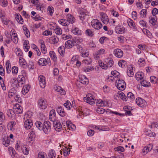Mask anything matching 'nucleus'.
<instances>
[{"label":"nucleus","instance_id":"nucleus-1","mask_svg":"<svg viewBox=\"0 0 158 158\" xmlns=\"http://www.w3.org/2000/svg\"><path fill=\"white\" fill-rule=\"evenodd\" d=\"M117 87L119 90H124L126 86V84L124 80H119L116 81Z\"/></svg>","mask_w":158,"mask_h":158},{"label":"nucleus","instance_id":"nucleus-2","mask_svg":"<svg viewBox=\"0 0 158 158\" xmlns=\"http://www.w3.org/2000/svg\"><path fill=\"white\" fill-rule=\"evenodd\" d=\"M91 24L94 28L97 30L100 29L102 26L101 23L97 19L93 20L91 22Z\"/></svg>","mask_w":158,"mask_h":158},{"label":"nucleus","instance_id":"nucleus-3","mask_svg":"<svg viewBox=\"0 0 158 158\" xmlns=\"http://www.w3.org/2000/svg\"><path fill=\"white\" fill-rule=\"evenodd\" d=\"M38 105L40 108L42 109H45L47 106L46 100L44 98H41L38 100Z\"/></svg>","mask_w":158,"mask_h":158},{"label":"nucleus","instance_id":"nucleus-4","mask_svg":"<svg viewBox=\"0 0 158 158\" xmlns=\"http://www.w3.org/2000/svg\"><path fill=\"white\" fill-rule=\"evenodd\" d=\"M43 131L45 134H48L51 131L50 123L49 121H45L44 123Z\"/></svg>","mask_w":158,"mask_h":158},{"label":"nucleus","instance_id":"nucleus-5","mask_svg":"<svg viewBox=\"0 0 158 158\" xmlns=\"http://www.w3.org/2000/svg\"><path fill=\"white\" fill-rule=\"evenodd\" d=\"M135 102L137 105L140 107H144L146 106L147 105L146 101L140 98H137Z\"/></svg>","mask_w":158,"mask_h":158},{"label":"nucleus","instance_id":"nucleus-6","mask_svg":"<svg viewBox=\"0 0 158 158\" xmlns=\"http://www.w3.org/2000/svg\"><path fill=\"white\" fill-rule=\"evenodd\" d=\"M88 96L87 98H84V101L91 105L93 104L95 102L96 100L94 98L93 96L90 94H88Z\"/></svg>","mask_w":158,"mask_h":158},{"label":"nucleus","instance_id":"nucleus-7","mask_svg":"<svg viewBox=\"0 0 158 158\" xmlns=\"http://www.w3.org/2000/svg\"><path fill=\"white\" fill-rule=\"evenodd\" d=\"M28 116V114H26L25 116L26 117L27 119L25 121L24 126L25 128L27 129H29L31 128L33 125L32 121L30 119H28L27 117Z\"/></svg>","mask_w":158,"mask_h":158},{"label":"nucleus","instance_id":"nucleus-8","mask_svg":"<svg viewBox=\"0 0 158 158\" xmlns=\"http://www.w3.org/2000/svg\"><path fill=\"white\" fill-rule=\"evenodd\" d=\"M78 12L80 14L79 17L80 19L83 21V20L86 19L88 15L84 9H81L78 10Z\"/></svg>","mask_w":158,"mask_h":158},{"label":"nucleus","instance_id":"nucleus-9","mask_svg":"<svg viewBox=\"0 0 158 158\" xmlns=\"http://www.w3.org/2000/svg\"><path fill=\"white\" fill-rule=\"evenodd\" d=\"M105 50L103 49H100L98 51H96L93 54L94 58L96 60L99 59L101 55L103 54Z\"/></svg>","mask_w":158,"mask_h":158},{"label":"nucleus","instance_id":"nucleus-10","mask_svg":"<svg viewBox=\"0 0 158 158\" xmlns=\"http://www.w3.org/2000/svg\"><path fill=\"white\" fill-rule=\"evenodd\" d=\"M54 129L57 131H60L61 129L62 125L59 121L56 120L53 122Z\"/></svg>","mask_w":158,"mask_h":158},{"label":"nucleus","instance_id":"nucleus-11","mask_svg":"<svg viewBox=\"0 0 158 158\" xmlns=\"http://www.w3.org/2000/svg\"><path fill=\"white\" fill-rule=\"evenodd\" d=\"M100 15L101 16V20L102 22L105 24H107L109 22L108 16L105 13L103 12L100 13Z\"/></svg>","mask_w":158,"mask_h":158},{"label":"nucleus","instance_id":"nucleus-12","mask_svg":"<svg viewBox=\"0 0 158 158\" xmlns=\"http://www.w3.org/2000/svg\"><path fill=\"white\" fill-rule=\"evenodd\" d=\"M45 77L42 75H40L39 77V84L42 88H44L45 86L46 81Z\"/></svg>","mask_w":158,"mask_h":158},{"label":"nucleus","instance_id":"nucleus-13","mask_svg":"<svg viewBox=\"0 0 158 158\" xmlns=\"http://www.w3.org/2000/svg\"><path fill=\"white\" fill-rule=\"evenodd\" d=\"M49 118L50 121L53 122L57 120L55 111L54 110H52L50 112L49 114Z\"/></svg>","mask_w":158,"mask_h":158},{"label":"nucleus","instance_id":"nucleus-14","mask_svg":"<svg viewBox=\"0 0 158 158\" xmlns=\"http://www.w3.org/2000/svg\"><path fill=\"white\" fill-rule=\"evenodd\" d=\"M75 45L74 40H68L65 43V47L68 49L72 48Z\"/></svg>","mask_w":158,"mask_h":158},{"label":"nucleus","instance_id":"nucleus-15","mask_svg":"<svg viewBox=\"0 0 158 158\" xmlns=\"http://www.w3.org/2000/svg\"><path fill=\"white\" fill-rule=\"evenodd\" d=\"M10 37L11 40L13 41L14 43L16 44L18 41V38L17 37V35L16 33H10Z\"/></svg>","mask_w":158,"mask_h":158},{"label":"nucleus","instance_id":"nucleus-16","mask_svg":"<svg viewBox=\"0 0 158 158\" xmlns=\"http://www.w3.org/2000/svg\"><path fill=\"white\" fill-rule=\"evenodd\" d=\"M115 56L118 58L121 57L123 56V52L120 49H117L114 51Z\"/></svg>","mask_w":158,"mask_h":158},{"label":"nucleus","instance_id":"nucleus-17","mask_svg":"<svg viewBox=\"0 0 158 158\" xmlns=\"http://www.w3.org/2000/svg\"><path fill=\"white\" fill-rule=\"evenodd\" d=\"M48 60H50V59H48L46 60L44 58H41L39 60L38 63L39 65L42 66L46 65L48 64Z\"/></svg>","mask_w":158,"mask_h":158},{"label":"nucleus","instance_id":"nucleus-18","mask_svg":"<svg viewBox=\"0 0 158 158\" xmlns=\"http://www.w3.org/2000/svg\"><path fill=\"white\" fill-rule=\"evenodd\" d=\"M57 111L61 117H64L65 114L63 109L61 106H58L56 109Z\"/></svg>","mask_w":158,"mask_h":158},{"label":"nucleus","instance_id":"nucleus-19","mask_svg":"<svg viewBox=\"0 0 158 158\" xmlns=\"http://www.w3.org/2000/svg\"><path fill=\"white\" fill-rule=\"evenodd\" d=\"M115 30L117 33L122 34L124 33L125 28L124 27H120V26H117L116 27Z\"/></svg>","mask_w":158,"mask_h":158},{"label":"nucleus","instance_id":"nucleus-20","mask_svg":"<svg viewBox=\"0 0 158 158\" xmlns=\"http://www.w3.org/2000/svg\"><path fill=\"white\" fill-rule=\"evenodd\" d=\"M35 125L37 128L40 130L42 131L44 129V124H43L40 121H37L35 123Z\"/></svg>","mask_w":158,"mask_h":158},{"label":"nucleus","instance_id":"nucleus-21","mask_svg":"<svg viewBox=\"0 0 158 158\" xmlns=\"http://www.w3.org/2000/svg\"><path fill=\"white\" fill-rule=\"evenodd\" d=\"M15 18L16 20L18 23L20 24L23 23V19L20 15L16 14Z\"/></svg>","mask_w":158,"mask_h":158},{"label":"nucleus","instance_id":"nucleus-22","mask_svg":"<svg viewBox=\"0 0 158 158\" xmlns=\"http://www.w3.org/2000/svg\"><path fill=\"white\" fill-rule=\"evenodd\" d=\"M66 124L67 127L70 130V129H74L75 128V126L74 124H72L71 122L69 121H67L66 122Z\"/></svg>","mask_w":158,"mask_h":158},{"label":"nucleus","instance_id":"nucleus-23","mask_svg":"<svg viewBox=\"0 0 158 158\" xmlns=\"http://www.w3.org/2000/svg\"><path fill=\"white\" fill-rule=\"evenodd\" d=\"M67 19L69 24L73 23L75 21L74 17L71 15H68L67 16Z\"/></svg>","mask_w":158,"mask_h":158},{"label":"nucleus","instance_id":"nucleus-24","mask_svg":"<svg viewBox=\"0 0 158 158\" xmlns=\"http://www.w3.org/2000/svg\"><path fill=\"white\" fill-rule=\"evenodd\" d=\"M72 32L74 34L77 35H81L82 34L81 31L77 27H75L72 30Z\"/></svg>","mask_w":158,"mask_h":158},{"label":"nucleus","instance_id":"nucleus-25","mask_svg":"<svg viewBox=\"0 0 158 158\" xmlns=\"http://www.w3.org/2000/svg\"><path fill=\"white\" fill-rule=\"evenodd\" d=\"M59 23L63 26H66L69 24L67 19H62L59 21Z\"/></svg>","mask_w":158,"mask_h":158},{"label":"nucleus","instance_id":"nucleus-26","mask_svg":"<svg viewBox=\"0 0 158 158\" xmlns=\"http://www.w3.org/2000/svg\"><path fill=\"white\" fill-rule=\"evenodd\" d=\"M105 62L108 67H111L114 64V61L113 60L110 58L106 59Z\"/></svg>","mask_w":158,"mask_h":158},{"label":"nucleus","instance_id":"nucleus-27","mask_svg":"<svg viewBox=\"0 0 158 158\" xmlns=\"http://www.w3.org/2000/svg\"><path fill=\"white\" fill-rule=\"evenodd\" d=\"M23 56L20 57L19 60V62L21 66L23 68H25V66H24L27 64V62L23 58Z\"/></svg>","mask_w":158,"mask_h":158},{"label":"nucleus","instance_id":"nucleus-28","mask_svg":"<svg viewBox=\"0 0 158 158\" xmlns=\"http://www.w3.org/2000/svg\"><path fill=\"white\" fill-rule=\"evenodd\" d=\"M83 77H84V79H83L82 78H79V81L81 83L83 84H87L89 82L88 79L84 76H83Z\"/></svg>","mask_w":158,"mask_h":158},{"label":"nucleus","instance_id":"nucleus-29","mask_svg":"<svg viewBox=\"0 0 158 158\" xmlns=\"http://www.w3.org/2000/svg\"><path fill=\"white\" fill-rule=\"evenodd\" d=\"M35 130L32 129V131H31L29 134V138L31 139V141H32L35 137Z\"/></svg>","mask_w":158,"mask_h":158},{"label":"nucleus","instance_id":"nucleus-30","mask_svg":"<svg viewBox=\"0 0 158 158\" xmlns=\"http://www.w3.org/2000/svg\"><path fill=\"white\" fill-rule=\"evenodd\" d=\"M3 143L5 146H8L10 143V141L9 139V138L8 137H6L4 138Z\"/></svg>","mask_w":158,"mask_h":158},{"label":"nucleus","instance_id":"nucleus-31","mask_svg":"<svg viewBox=\"0 0 158 158\" xmlns=\"http://www.w3.org/2000/svg\"><path fill=\"white\" fill-rule=\"evenodd\" d=\"M54 31L56 34L58 35H61L62 33V31L61 28L58 26H57Z\"/></svg>","mask_w":158,"mask_h":158},{"label":"nucleus","instance_id":"nucleus-32","mask_svg":"<svg viewBox=\"0 0 158 158\" xmlns=\"http://www.w3.org/2000/svg\"><path fill=\"white\" fill-rule=\"evenodd\" d=\"M6 66L7 73H10L11 72V67L10 63L9 60L6 62Z\"/></svg>","mask_w":158,"mask_h":158},{"label":"nucleus","instance_id":"nucleus-33","mask_svg":"<svg viewBox=\"0 0 158 158\" xmlns=\"http://www.w3.org/2000/svg\"><path fill=\"white\" fill-rule=\"evenodd\" d=\"M48 156L49 158H55L56 152L53 150L51 149L49 151L48 153Z\"/></svg>","mask_w":158,"mask_h":158},{"label":"nucleus","instance_id":"nucleus-34","mask_svg":"<svg viewBox=\"0 0 158 158\" xmlns=\"http://www.w3.org/2000/svg\"><path fill=\"white\" fill-rule=\"evenodd\" d=\"M133 70V67L131 66V68H129L127 70V74L130 77H132L134 74Z\"/></svg>","mask_w":158,"mask_h":158},{"label":"nucleus","instance_id":"nucleus-35","mask_svg":"<svg viewBox=\"0 0 158 158\" xmlns=\"http://www.w3.org/2000/svg\"><path fill=\"white\" fill-rule=\"evenodd\" d=\"M41 44L42 52L45 54L46 52V48L44 44V42L43 41H42L41 42Z\"/></svg>","mask_w":158,"mask_h":158},{"label":"nucleus","instance_id":"nucleus-36","mask_svg":"<svg viewBox=\"0 0 158 158\" xmlns=\"http://www.w3.org/2000/svg\"><path fill=\"white\" fill-rule=\"evenodd\" d=\"M64 48L63 46H61L58 49V52L62 56H64Z\"/></svg>","mask_w":158,"mask_h":158},{"label":"nucleus","instance_id":"nucleus-37","mask_svg":"<svg viewBox=\"0 0 158 158\" xmlns=\"http://www.w3.org/2000/svg\"><path fill=\"white\" fill-rule=\"evenodd\" d=\"M23 29L24 31V33L26 37L27 38L29 37L30 36V33L27 27L24 26H23Z\"/></svg>","mask_w":158,"mask_h":158},{"label":"nucleus","instance_id":"nucleus-38","mask_svg":"<svg viewBox=\"0 0 158 158\" xmlns=\"http://www.w3.org/2000/svg\"><path fill=\"white\" fill-rule=\"evenodd\" d=\"M135 78L138 81L141 80L143 79V74L140 73H138L135 75Z\"/></svg>","mask_w":158,"mask_h":158},{"label":"nucleus","instance_id":"nucleus-39","mask_svg":"<svg viewBox=\"0 0 158 158\" xmlns=\"http://www.w3.org/2000/svg\"><path fill=\"white\" fill-rule=\"evenodd\" d=\"M118 64L119 66L123 68L126 65V62L123 60H121L118 61Z\"/></svg>","mask_w":158,"mask_h":158},{"label":"nucleus","instance_id":"nucleus-40","mask_svg":"<svg viewBox=\"0 0 158 158\" xmlns=\"http://www.w3.org/2000/svg\"><path fill=\"white\" fill-rule=\"evenodd\" d=\"M128 24L131 28L133 29L135 28V25L134 23V21L130 19V20L128 22Z\"/></svg>","mask_w":158,"mask_h":158},{"label":"nucleus","instance_id":"nucleus-41","mask_svg":"<svg viewBox=\"0 0 158 158\" xmlns=\"http://www.w3.org/2000/svg\"><path fill=\"white\" fill-rule=\"evenodd\" d=\"M49 55L51 57L53 60L54 61H56L57 60V57L54 52H50Z\"/></svg>","mask_w":158,"mask_h":158},{"label":"nucleus","instance_id":"nucleus-42","mask_svg":"<svg viewBox=\"0 0 158 158\" xmlns=\"http://www.w3.org/2000/svg\"><path fill=\"white\" fill-rule=\"evenodd\" d=\"M15 113L14 110H13L11 109H9L7 111V114L8 117L10 118L12 117V115H14Z\"/></svg>","mask_w":158,"mask_h":158},{"label":"nucleus","instance_id":"nucleus-43","mask_svg":"<svg viewBox=\"0 0 158 158\" xmlns=\"http://www.w3.org/2000/svg\"><path fill=\"white\" fill-rule=\"evenodd\" d=\"M38 158H47V156L44 152H40L38 154Z\"/></svg>","mask_w":158,"mask_h":158},{"label":"nucleus","instance_id":"nucleus-44","mask_svg":"<svg viewBox=\"0 0 158 158\" xmlns=\"http://www.w3.org/2000/svg\"><path fill=\"white\" fill-rule=\"evenodd\" d=\"M29 88L27 87L26 85L24 86L22 91V94L24 95L26 94L29 91Z\"/></svg>","mask_w":158,"mask_h":158},{"label":"nucleus","instance_id":"nucleus-45","mask_svg":"<svg viewBox=\"0 0 158 158\" xmlns=\"http://www.w3.org/2000/svg\"><path fill=\"white\" fill-rule=\"evenodd\" d=\"M11 83H12V85L14 88L17 87V84L18 83V81L16 79L12 78L11 80Z\"/></svg>","mask_w":158,"mask_h":158},{"label":"nucleus","instance_id":"nucleus-46","mask_svg":"<svg viewBox=\"0 0 158 158\" xmlns=\"http://www.w3.org/2000/svg\"><path fill=\"white\" fill-rule=\"evenodd\" d=\"M73 40H74V41L75 42V45H76L77 46L79 45L78 44L80 43L83 41V39L82 38H75Z\"/></svg>","mask_w":158,"mask_h":158},{"label":"nucleus","instance_id":"nucleus-47","mask_svg":"<svg viewBox=\"0 0 158 158\" xmlns=\"http://www.w3.org/2000/svg\"><path fill=\"white\" fill-rule=\"evenodd\" d=\"M21 148L22 150L23 153L24 154L27 155L28 154L29 150L26 147L24 146H23V147L21 146Z\"/></svg>","mask_w":158,"mask_h":158},{"label":"nucleus","instance_id":"nucleus-48","mask_svg":"<svg viewBox=\"0 0 158 158\" xmlns=\"http://www.w3.org/2000/svg\"><path fill=\"white\" fill-rule=\"evenodd\" d=\"M17 56L19 57L23 56V53L19 48H16L15 50Z\"/></svg>","mask_w":158,"mask_h":158},{"label":"nucleus","instance_id":"nucleus-49","mask_svg":"<svg viewBox=\"0 0 158 158\" xmlns=\"http://www.w3.org/2000/svg\"><path fill=\"white\" fill-rule=\"evenodd\" d=\"M140 15L142 18L145 17L147 15V10L145 9H143L141 10Z\"/></svg>","mask_w":158,"mask_h":158},{"label":"nucleus","instance_id":"nucleus-50","mask_svg":"<svg viewBox=\"0 0 158 158\" xmlns=\"http://www.w3.org/2000/svg\"><path fill=\"white\" fill-rule=\"evenodd\" d=\"M56 90L57 91L60 93L61 94L63 95L65 94V91L60 86H58L57 87Z\"/></svg>","mask_w":158,"mask_h":158},{"label":"nucleus","instance_id":"nucleus-51","mask_svg":"<svg viewBox=\"0 0 158 158\" xmlns=\"http://www.w3.org/2000/svg\"><path fill=\"white\" fill-rule=\"evenodd\" d=\"M64 105L68 110H70L71 109V107H72L70 102L68 101H67L66 102L64 103Z\"/></svg>","mask_w":158,"mask_h":158},{"label":"nucleus","instance_id":"nucleus-52","mask_svg":"<svg viewBox=\"0 0 158 158\" xmlns=\"http://www.w3.org/2000/svg\"><path fill=\"white\" fill-rule=\"evenodd\" d=\"M50 40L52 41V44L57 43L59 41V39L57 37H52L50 39Z\"/></svg>","mask_w":158,"mask_h":158},{"label":"nucleus","instance_id":"nucleus-53","mask_svg":"<svg viewBox=\"0 0 158 158\" xmlns=\"http://www.w3.org/2000/svg\"><path fill=\"white\" fill-rule=\"evenodd\" d=\"M145 134L150 137H154L156 135L155 133L152 132L150 130L147 131Z\"/></svg>","mask_w":158,"mask_h":158},{"label":"nucleus","instance_id":"nucleus-54","mask_svg":"<svg viewBox=\"0 0 158 158\" xmlns=\"http://www.w3.org/2000/svg\"><path fill=\"white\" fill-rule=\"evenodd\" d=\"M119 95H120V98L123 101H126L127 100V98L125 96V94L122 92L119 93Z\"/></svg>","mask_w":158,"mask_h":158},{"label":"nucleus","instance_id":"nucleus-55","mask_svg":"<svg viewBox=\"0 0 158 158\" xmlns=\"http://www.w3.org/2000/svg\"><path fill=\"white\" fill-rule=\"evenodd\" d=\"M4 17V15L2 14L1 19L2 23L5 25H8L9 22L10 21V20H7L6 19H5L3 17Z\"/></svg>","mask_w":158,"mask_h":158},{"label":"nucleus","instance_id":"nucleus-56","mask_svg":"<svg viewBox=\"0 0 158 158\" xmlns=\"http://www.w3.org/2000/svg\"><path fill=\"white\" fill-rule=\"evenodd\" d=\"M151 128L153 129L154 131L158 130V123H152L151 125Z\"/></svg>","mask_w":158,"mask_h":158},{"label":"nucleus","instance_id":"nucleus-57","mask_svg":"<svg viewBox=\"0 0 158 158\" xmlns=\"http://www.w3.org/2000/svg\"><path fill=\"white\" fill-rule=\"evenodd\" d=\"M70 150L69 148H66L65 149H64L63 152L64 156H67L69 154Z\"/></svg>","mask_w":158,"mask_h":158},{"label":"nucleus","instance_id":"nucleus-58","mask_svg":"<svg viewBox=\"0 0 158 158\" xmlns=\"http://www.w3.org/2000/svg\"><path fill=\"white\" fill-rule=\"evenodd\" d=\"M150 23L152 24L153 26L155 25L157 23V21L156 19L154 18H151L150 19L149 21Z\"/></svg>","mask_w":158,"mask_h":158},{"label":"nucleus","instance_id":"nucleus-59","mask_svg":"<svg viewBox=\"0 0 158 158\" xmlns=\"http://www.w3.org/2000/svg\"><path fill=\"white\" fill-rule=\"evenodd\" d=\"M127 98H129L131 100H134L135 97L133 94L131 92H129L127 94Z\"/></svg>","mask_w":158,"mask_h":158},{"label":"nucleus","instance_id":"nucleus-60","mask_svg":"<svg viewBox=\"0 0 158 158\" xmlns=\"http://www.w3.org/2000/svg\"><path fill=\"white\" fill-rule=\"evenodd\" d=\"M111 74L115 77H118L119 76V73L116 71H112L111 72Z\"/></svg>","mask_w":158,"mask_h":158},{"label":"nucleus","instance_id":"nucleus-61","mask_svg":"<svg viewBox=\"0 0 158 158\" xmlns=\"http://www.w3.org/2000/svg\"><path fill=\"white\" fill-rule=\"evenodd\" d=\"M25 80V77L23 75H20L19 76V78H18V81H20V83H21L22 82L24 83Z\"/></svg>","mask_w":158,"mask_h":158},{"label":"nucleus","instance_id":"nucleus-62","mask_svg":"<svg viewBox=\"0 0 158 158\" xmlns=\"http://www.w3.org/2000/svg\"><path fill=\"white\" fill-rule=\"evenodd\" d=\"M114 150L118 152L119 151L123 152L124 150V149L123 147L121 146H119L116 148H114Z\"/></svg>","mask_w":158,"mask_h":158},{"label":"nucleus","instance_id":"nucleus-63","mask_svg":"<svg viewBox=\"0 0 158 158\" xmlns=\"http://www.w3.org/2000/svg\"><path fill=\"white\" fill-rule=\"evenodd\" d=\"M145 63V60L143 58L139 59L138 61V64L140 66H142Z\"/></svg>","mask_w":158,"mask_h":158},{"label":"nucleus","instance_id":"nucleus-64","mask_svg":"<svg viewBox=\"0 0 158 158\" xmlns=\"http://www.w3.org/2000/svg\"><path fill=\"white\" fill-rule=\"evenodd\" d=\"M108 39L105 37H101L99 39V42L101 44H103L104 42L107 40Z\"/></svg>","mask_w":158,"mask_h":158}]
</instances>
